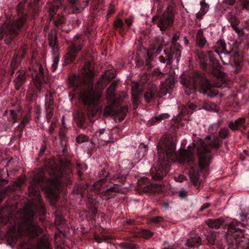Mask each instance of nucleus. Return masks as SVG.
Instances as JSON below:
<instances>
[{"instance_id": "obj_1", "label": "nucleus", "mask_w": 249, "mask_h": 249, "mask_svg": "<svg viewBox=\"0 0 249 249\" xmlns=\"http://www.w3.org/2000/svg\"><path fill=\"white\" fill-rule=\"evenodd\" d=\"M221 144V141L216 138L213 140L211 144L206 145L200 139L195 140L193 146H188L187 150L180 149L175 153V145L170 140L166 141L164 146H160L166 153V159L169 162L177 161L181 164L192 165L195 160V151L198 157L199 165L201 169L207 167L210 163L211 156L209 154L212 148H218Z\"/></svg>"}, {"instance_id": "obj_2", "label": "nucleus", "mask_w": 249, "mask_h": 249, "mask_svg": "<svg viewBox=\"0 0 249 249\" xmlns=\"http://www.w3.org/2000/svg\"><path fill=\"white\" fill-rule=\"evenodd\" d=\"M89 65V63L85 64L84 70L78 75L70 76L68 85L69 87H78L85 85L80 92V99L85 105L97 106L102 101L103 90L101 89L92 87L94 74Z\"/></svg>"}, {"instance_id": "obj_3", "label": "nucleus", "mask_w": 249, "mask_h": 249, "mask_svg": "<svg viewBox=\"0 0 249 249\" xmlns=\"http://www.w3.org/2000/svg\"><path fill=\"white\" fill-rule=\"evenodd\" d=\"M64 177L63 173L54 171V176L47 181V186L45 188L43 185L45 180V178L41 177L32 179L29 187V195L33 200L35 206H37L42 212L44 211V208L39 191V187L45 190L46 193L50 196L55 197L60 191V187L63 184V181L61 178Z\"/></svg>"}, {"instance_id": "obj_4", "label": "nucleus", "mask_w": 249, "mask_h": 249, "mask_svg": "<svg viewBox=\"0 0 249 249\" xmlns=\"http://www.w3.org/2000/svg\"><path fill=\"white\" fill-rule=\"evenodd\" d=\"M196 83L200 84L203 92L209 96L213 97L218 94V92L217 89H213L210 82L203 74L197 71L194 72L190 76L183 78L181 83L184 86L186 94L190 95L195 91Z\"/></svg>"}, {"instance_id": "obj_5", "label": "nucleus", "mask_w": 249, "mask_h": 249, "mask_svg": "<svg viewBox=\"0 0 249 249\" xmlns=\"http://www.w3.org/2000/svg\"><path fill=\"white\" fill-rule=\"evenodd\" d=\"M26 20V16L23 15L18 18L10 24H3L0 27V40L6 35L7 39L16 36Z\"/></svg>"}, {"instance_id": "obj_6", "label": "nucleus", "mask_w": 249, "mask_h": 249, "mask_svg": "<svg viewBox=\"0 0 249 249\" xmlns=\"http://www.w3.org/2000/svg\"><path fill=\"white\" fill-rule=\"evenodd\" d=\"M30 70H32L33 72L32 73L34 83L40 91H43L44 89H46L45 86L48 78L44 76L43 68L39 63H36L32 68H30Z\"/></svg>"}, {"instance_id": "obj_7", "label": "nucleus", "mask_w": 249, "mask_h": 249, "mask_svg": "<svg viewBox=\"0 0 249 249\" xmlns=\"http://www.w3.org/2000/svg\"><path fill=\"white\" fill-rule=\"evenodd\" d=\"M174 19L173 8L172 6H168L160 18L158 26L161 31H165L171 26L174 22Z\"/></svg>"}, {"instance_id": "obj_8", "label": "nucleus", "mask_w": 249, "mask_h": 249, "mask_svg": "<svg viewBox=\"0 0 249 249\" xmlns=\"http://www.w3.org/2000/svg\"><path fill=\"white\" fill-rule=\"evenodd\" d=\"M61 0H53L52 3H48L47 7L49 9V16L51 19H53V23L56 26H58L59 24H61L63 22V17L58 14L55 16L56 12H55V10L57 11L60 8L61 6Z\"/></svg>"}, {"instance_id": "obj_9", "label": "nucleus", "mask_w": 249, "mask_h": 249, "mask_svg": "<svg viewBox=\"0 0 249 249\" xmlns=\"http://www.w3.org/2000/svg\"><path fill=\"white\" fill-rule=\"evenodd\" d=\"M81 49L79 45L72 44L68 48V52L64 56L65 60L67 63L72 62L76 58L77 53Z\"/></svg>"}, {"instance_id": "obj_10", "label": "nucleus", "mask_w": 249, "mask_h": 249, "mask_svg": "<svg viewBox=\"0 0 249 249\" xmlns=\"http://www.w3.org/2000/svg\"><path fill=\"white\" fill-rule=\"evenodd\" d=\"M72 13H77L85 9L88 4V0H70Z\"/></svg>"}, {"instance_id": "obj_11", "label": "nucleus", "mask_w": 249, "mask_h": 249, "mask_svg": "<svg viewBox=\"0 0 249 249\" xmlns=\"http://www.w3.org/2000/svg\"><path fill=\"white\" fill-rule=\"evenodd\" d=\"M29 249H52L46 236L38 239L35 244L31 245Z\"/></svg>"}, {"instance_id": "obj_12", "label": "nucleus", "mask_w": 249, "mask_h": 249, "mask_svg": "<svg viewBox=\"0 0 249 249\" xmlns=\"http://www.w3.org/2000/svg\"><path fill=\"white\" fill-rule=\"evenodd\" d=\"M157 89L156 86L152 85L148 88L144 94V98L146 101L149 103L151 101L157 93Z\"/></svg>"}, {"instance_id": "obj_13", "label": "nucleus", "mask_w": 249, "mask_h": 249, "mask_svg": "<svg viewBox=\"0 0 249 249\" xmlns=\"http://www.w3.org/2000/svg\"><path fill=\"white\" fill-rule=\"evenodd\" d=\"M196 168V166H191L189 173L191 181L195 185L198 183L199 178V174Z\"/></svg>"}, {"instance_id": "obj_14", "label": "nucleus", "mask_w": 249, "mask_h": 249, "mask_svg": "<svg viewBox=\"0 0 249 249\" xmlns=\"http://www.w3.org/2000/svg\"><path fill=\"white\" fill-rule=\"evenodd\" d=\"M117 86V82L114 81L109 87L107 91V97L113 103H115V89Z\"/></svg>"}, {"instance_id": "obj_15", "label": "nucleus", "mask_w": 249, "mask_h": 249, "mask_svg": "<svg viewBox=\"0 0 249 249\" xmlns=\"http://www.w3.org/2000/svg\"><path fill=\"white\" fill-rule=\"evenodd\" d=\"M245 121L244 118H240L238 120H236L234 122H231L229 123V126L230 128L233 130H238L241 128L242 127L245 126L243 125Z\"/></svg>"}, {"instance_id": "obj_16", "label": "nucleus", "mask_w": 249, "mask_h": 249, "mask_svg": "<svg viewBox=\"0 0 249 249\" xmlns=\"http://www.w3.org/2000/svg\"><path fill=\"white\" fill-rule=\"evenodd\" d=\"M25 53V50L24 48L22 49V53H18L16 56V57L14 58V59L12 60L11 66L13 70H15L16 68H17L18 64L20 63V61L22 59V58L23 57V55Z\"/></svg>"}, {"instance_id": "obj_17", "label": "nucleus", "mask_w": 249, "mask_h": 249, "mask_svg": "<svg viewBox=\"0 0 249 249\" xmlns=\"http://www.w3.org/2000/svg\"><path fill=\"white\" fill-rule=\"evenodd\" d=\"M26 77V74L24 71H21L18 72L17 77L15 80L16 89H19L21 85L25 81Z\"/></svg>"}, {"instance_id": "obj_18", "label": "nucleus", "mask_w": 249, "mask_h": 249, "mask_svg": "<svg viewBox=\"0 0 249 249\" xmlns=\"http://www.w3.org/2000/svg\"><path fill=\"white\" fill-rule=\"evenodd\" d=\"M200 4L201 8L199 11L196 14V17L198 19H201L202 17L206 14L209 10V6L205 3V0H202Z\"/></svg>"}, {"instance_id": "obj_19", "label": "nucleus", "mask_w": 249, "mask_h": 249, "mask_svg": "<svg viewBox=\"0 0 249 249\" xmlns=\"http://www.w3.org/2000/svg\"><path fill=\"white\" fill-rule=\"evenodd\" d=\"M141 94V91L139 90V85L135 83L132 86V96L133 99V102L137 104L139 101V96Z\"/></svg>"}, {"instance_id": "obj_20", "label": "nucleus", "mask_w": 249, "mask_h": 249, "mask_svg": "<svg viewBox=\"0 0 249 249\" xmlns=\"http://www.w3.org/2000/svg\"><path fill=\"white\" fill-rule=\"evenodd\" d=\"M201 244V239L198 236H196L194 237H191L186 242V245L189 247H197Z\"/></svg>"}, {"instance_id": "obj_21", "label": "nucleus", "mask_w": 249, "mask_h": 249, "mask_svg": "<svg viewBox=\"0 0 249 249\" xmlns=\"http://www.w3.org/2000/svg\"><path fill=\"white\" fill-rule=\"evenodd\" d=\"M49 45L52 48L53 51H57L56 45V35L54 32L51 31L48 37Z\"/></svg>"}, {"instance_id": "obj_22", "label": "nucleus", "mask_w": 249, "mask_h": 249, "mask_svg": "<svg viewBox=\"0 0 249 249\" xmlns=\"http://www.w3.org/2000/svg\"><path fill=\"white\" fill-rule=\"evenodd\" d=\"M100 177L102 178L99 181H97L93 186L97 189H100L101 187V185L102 184L105 183V178L108 177V173L105 170H103L99 174Z\"/></svg>"}, {"instance_id": "obj_23", "label": "nucleus", "mask_w": 249, "mask_h": 249, "mask_svg": "<svg viewBox=\"0 0 249 249\" xmlns=\"http://www.w3.org/2000/svg\"><path fill=\"white\" fill-rule=\"evenodd\" d=\"M223 221L221 218L209 219L206 221L207 225L211 228L218 229L223 224Z\"/></svg>"}, {"instance_id": "obj_24", "label": "nucleus", "mask_w": 249, "mask_h": 249, "mask_svg": "<svg viewBox=\"0 0 249 249\" xmlns=\"http://www.w3.org/2000/svg\"><path fill=\"white\" fill-rule=\"evenodd\" d=\"M196 41L197 45L200 48H203L207 42L203 36V32L201 29L197 31Z\"/></svg>"}, {"instance_id": "obj_25", "label": "nucleus", "mask_w": 249, "mask_h": 249, "mask_svg": "<svg viewBox=\"0 0 249 249\" xmlns=\"http://www.w3.org/2000/svg\"><path fill=\"white\" fill-rule=\"evenodd\" d=\"M127 111V108L125 107L119 109L114 113L116 119H118L119 122L122 121L125 118Z\"/></svg>"}, {"instance_id": "obj_26", "label": "nucleus", "mask_w": 249, "mask_h": 249, "mask_svg": "<svg viewBox=\"0 0 249 249\" xmlns=\"http://www.w3.org/2000/svg\"><path fill=\"white\" fill-rule=\"evenodd\" d=\"M159 60L160 62L165 63L166 62L167 65H170L172 62V56L170 53H167L165 50L164 51V55H161L159 57Z\"/></svg>"}, {"instance_id": "obj_27", "label": "nucleus", "mask_w": 249, "mask_h": 249, "mask_svg": "<svg viewBox=\"0 0 249 249\" xmlns=\"http://www.w3.org/2000/svg\"><path fill=\"white\" fill-rule=\"evenodd\" d=\"M179 36L176 34L172 37V45L171 46L172 51H173L174 48H177V54L178 55V57L177 58V61H179V57H180V52L179 49V45L175 43V42L178 39Z\"/></svg>"}, {"instance_id": "obj_28", "label": "nucleus", "mask_w": 249, "mask_h": 249, "mask_svg": "<svg viewBox=\"0 0 249 249\" xmlns=\"http://www.w3.org/2000/svg\"><path fill=\"white\" fill-rule=\"evenodd\" d=\"M74 117L75 118L76 123L80 126H82L85 121V117L84 113H83L82 112H78L77 115Z\"/></svg>"}, {"instance_id": "obj_29", "label": "nucleus", "mask_w": 249, "mask_h": 249, "mask_svg": "<svg viewBox=\"0 0 249 249\" xmlns=\"http://www.w3.org/2000/svg\"><path fill=\"white\" fill-rule=\"evenodd\" d=\"M158 185L156 184H150L145 185L143 188V190L145 193L155 192L158 191Z\"/></svg>"}, {"instance_id": "obj_30", "label": "nucleus", "mask_w": 249, "mask_h": 249, "mask_svg": "<svg viewBox=\"0 0 249 249\" xmlns=\"http://www.w3.org/2000/svg\"><path fill=\"white\" fill-rule=\"evenodd\" d=\"M167 140H165L164 138V139H162L160 140V143L159 144V145H158V150H159V154H161V153H164V154L165 155L164 156V159L165 160H167V159H166V153L165 152V151H164V149L162 148L160 146L161 145H163V146L166 144V141ZM159 156H161L160 155H159ZM168 163H169L168 161H167ZM167 165H169V163H167Z\"/></svg>"}, {"instance_id": "obj_31", "label": "nucleus", "mask_w": 249, "mask_h": 249, "mask_svg": "<svg viewBox=\"0 0 249 249\" xmlns=\"http://www.w3.org/2000/svg\"><path fill=\"white\" fill-rule=\"evenodd\" d=\"M45 108H54L53 99L52 94H50L49 96H47L45 101Z\"/></svg>"}, {"instance_id": "obj_32", "label": "nucleus", "mask_w": 249, "mask_h": 249, "mask_svg": "<svg viewBox=\"0 0 249 249\" xmlns=\"http://www.w3.org/2000/svg\"><path fill=\"white\" fill-rule=\"evenodd\" d=\"M15 189L14 187L10 186H7L5 188H1L0 189V202H1L5 197V195L6 193L9 191H14Z\"/></svg>"}, {"instance_id": "obj_33", "label": "nucleus", "mask_w": 249, "mask_h": 249, "mask_svg": "<svg viewBox=\"0 0 249 249\" xmlns=\"http://www.w3.org/2000/svg\"><path fill=\"white\" fill-rule=\"evenodd\" d=\"M31 117L30 113H28L22 119L18 127L21 130L23 129L24 127L28 124Z\"/></svg>"}, {"instance_id": "obj_34", "label": "nucleus", "mask_w": 249, "mask_h": 249, "mask_svg": "<svg viewBox=\"0 0 249 249\" xmlns=\"http://www.w3.org/2000/svg\"><path fill=\"white\" fill-rule=\"evenodd\" d=\"M100 110V108L96 107L94 109H89L88 111V116L90 121H93L92 118L96 116V114Z\"/></svg>"}, {"instance_id": "obj_35", "label": "nucleus", "mask_w": 249, "mask_h": 249, "mask_svg": "<svg viewBox=\"0 0 249 249\" xmlns=\"http://www.w3.org/2000/svg\"><path fill=\"white\" fill-rule=\"evenodd\" d=\"M114 107L112 105H109L106 107L104 109V114L105 116H108L114 114Z\"/></svg>"}, {"instance_id": "obj_36", "label": "nucleus", "mask_w": 249, "mask_h": 249, "mask_svg": "<svg viewBox=\"0 0 249 249\" xmlns=\"http://www.w3.org/2000/svg\"><path fill=\"white\" fill-rule=\"evenodd\" d=\"M198 58L200 61V65L203 68L206 67V57L203 53H199L197 54Z\"/></svg>"}, {"instance_id": "obj_37", "label": "nucleus", "mask_w": 249, "mask_h": 249, "mask_svg": "<svg viewBox=\"0 0 249 249\" xmlns=\"http://www.w3.org/2000/svg\"><path fill=\"white\" fill-rule=\"evenodd\" d=\"M240 223L239 222L236 220H233L229 224L228 228L229 230L237 231L239 230L237 226Z\"/></svg>"}, {"instance_id": "obj_38", "label": "nucleus", "mask_w": 249, "mask_h": 249, "mask_svg": "<svg viewBox=\"0 0 249 249\" xmlns=\"http://www.w3.org/2000/svg\"><path fill=\"white\" fill-rule=\"evenodd\" d=\"M53 113V108H46V116L47 122H50Z\"/></svg>"}, {"instance_id": "obj_39", "label": "nucleus", "mask_w": 249, "mask_h": 249, "mask_svg": "<svg viewBox=\"0 0 249 249\" xmlns=\"http://www.w3.org/2000/svg\"><path fill=\"white\" fill-rule=\"evenodd\" d=\"M88 140L89 137L83 134L80 135L76 138V142L78 143L84 142L88 141Z\"/></svg>"}, {"instance_id": "obj_40", "label": "nucleus", "mask_w": 249, "mask_h": 249, "mask_svg": "<svg viewBox=\"0 0 249 249\" xmlns=\"http://www.w3.org/2000/svg\"><path fill=\"white\" fill-rule=\"evenodd\" d=\"M8 118L9 121L13 123H15L17 120V116L16 111L13 110H11Z\"/></svg>"}, {"instance_id": "obj_41", "label": "nucleus", "mask_w": 249, "mask_h": 249, "mask_svg": "<svg viewBox=\"0 0 249 249\" xmlns=\"http://www.w3.org/2000/svg\"><path fill=\"white\" fill-rule=\"evenodd\" d=\"M115 76V73L112 71H107L104 75L103 78L106 79H110L114 78Z\"/></svg>"}, {"instance_id": "obj_42", "label": "nucleus", "mask_w": 249, "mask_h": 249, "mask_svg": "<svg viewBox=\"0 0 249 249\" xmlns=\"http://www.w3.org/2000/svg\"><path fill=\"white\" fill-rule=\"evenodd\" d=\"M229 134V131L227 129L223 128L221 129L219 132V135L221 138L224 139L228 136Z\"/></svg>"}, {"instance_id": "obj_43", "label": "nucleus", "mask_w": 249, "mask_h": 249, "mask_svg": "<svg viewBox=\"0 0 249 249\" xmlns=\"http://www.w3.org/2000/svg\"><path fill=\"white\" fill-rule=\"evenodd\" d=\"M95 135L97 137H100V140L103 141H107L106 140L105 137L104 136V130H100L98 132L95 133Z\"/></svg>"}, {"instance_id": "obj_44", "label": "nucleus", "mask_w": 249, "mask_h": 249, "mask_svg": "<svg viewBox=\"0 0 249 249\" xmlns=\"http://www.w3.org/2000/svg\"><path fill=\"white\" fill-rule=\"evenodd\" d=\"M59 62V58L57 57H55L53 59V62L52 65V69L53 71H55L58 66Z\"/></svg>"}, {"instance_id": "obj_45", "label": "nucleus", "mask_w": 249, "mask_h": 249, "mask_svg": "<svg viewBox=\"0 0 249 249\" xmlns=\"http://www.w3.org/2000/svg\"><path fill=\"white\" fill-rule=\"evenodd\" d=\"M124 23L122 20L118 19L114 23V26L115 28H121L123 27Z\"/></svg>"}, {"instance_id": "obj_46", "label": "nucleus", "mask_w": 249, "mask_h": 249, "mask_svg": "<svg viewBox=\"0 0 249 249\" xmlns=\"http://www.w3.org/2000/svg\"><path fill=\"white\" fill-rule=\"evenodd\" d=\"M240 1L244 8L249 10V0H240Z\"/></svg>"}, {"instance_id": "obj_47", "label": "nucleus", "mask_w": 249, "mask_h": 249, "mask_svg": "<svg viewBox=\"0 0 249 249\" xmlns=\"http://www.w3.org/2000/svg\"><path fill=\"white\" fill-rule=\"evenodd\" d=\"M24 182V179L23 178H18L15 183V185L16 187H19L20 185H21L23 182Z\"/></svg>"}, {"instance_id": "obj_48", "label": "nucleus", "mask_w": 249, "mask_h": 249, "mask_svg": "<svg viewBox=\"0 0 249 249\" xmlns=\"http://www.w3.org/2000/svg\"><path fill=\"white\" fill-rule=\"evenodd\" d=\"M169 117V115L167 113H163L160 115H159L158 117H156V120L158 121H161L163 119H167Z\"/></svg>"}, {"instance_id": "obj_49", "label": "nucleus", "mask_w": 249, "mask_h": 249, "mask_svg": "<svg viewBox=\"0 0 249 249\" xmlns=\"http://www.w3.org/2000/svg\"><path fill=\"white\" fill-rule=\"evenodd\" d=\"M95 239L96 241L99 243L102 242L103 241L107 240V238H106L105 236H103L102 237H100L98 236H96L95 237Z\"/></svg>"}, {"instance_id": "obj_50", "label": "nucleus", "mask_w": 249, "mask_h": 249, "mask_svg": "<svg viewBox=\"0 0 249 249\" xmlns=\"http://www.w3.org/2000/svg\"><path fill=\"white\" fill-rule=\"evenodd\" d=\"M175 179L176 181L181 182L183 180L186 179V177L182 175L178 176V177H175Z\"/></svg>"}, {"instance_id": "obj_51", "label": "nucleus", "mask_w": 249, "mask_h": 249, "mask_svg": "<svg viewBox=\"0 0 249 249\" xmlns=\"http://www.w3.org/2000/svg\"><path fill=\"white\" fill-rule=\"evenodd\" d=\"M162 173L160 174L159 173H158V176L157 177V179H161L168 172V170H167L166 169L164 170L163 171H161Z\"/></svg>"}, {"instance_id": "obj_52", "label": "nucleus", "mask_w": 249, "mask_h": 249, "mask_svg": "<svg viewBox=\"0 0 249 249\" xmlns=\"http://www.w3.org/2000/svg\"><path fill=\"white\" fill-rule=\"evenodd\" d=\"M119 191H120L119 190V188H118V186L117 185L114 186V187H111V188H109V189L106 190V192H118Z\"/></svg>"}, {"instance_id": "obj_53", "label": "nucleus", "mask_w": 249, "mask_h": 249, "mask_svg": "<svg viewBox=\"0 0 249 249\" xmlns=\"http://www.w3.org/2000/svg\"><path fill=\"white\" fill-rule=\"evenodd\" d=\"M187 195V192L185 190H181L178 192V196L180 197H184Z\"/></svg>"}, {"instance_id": "obj_54", "label": "nucleus", "mask_w": 249, "mask_h": 249, "mask_svg": "<svg viewBox=\"0 0 249 249\" xmlns=\"http://www.w3.org/2000/svg\"><path fill=\"white\" fill-rule=\"evenodd\" d=\"M224 2L227 5H232L235 2V0H224Z\"/></svg>"}, {"instance_id": "obj_55", "label": "nucleus", "mask_w": 249, "mask_h": 249, "mask_svg": "<svg viewBox=\"0 0 249 249\" xmlns=\"http://www.w3.org/2000/svg\"><path fill=\"white\" fill-rule=\"evenodd\" d=\"M161 220H162V218L161 217H156L152 218V219H151V221L153 223H158V222H160L161 221Z\"/></svg>"}, {"instance_id": "obj_56", "label": "nucleus", "mask_w": 249, "mask_h": 249, "mask_svg": "<svg viewBox=\"0 0 249 249\" xmlns=\"http://www.w3.org/2000/svg\"><path fill=\"white\" fill-rule=\"evenodd\" d=\"M210 207V204L209 203H205L201 207V208H200L199 209V211L200 212H202L203 211H204L205 209L209 208Z\"/></svg>"}, {"instance_id": "obj_57", "label": "nucleus", "mask_w": 249, "mask_h": 249, "mask_svg": "<svg viewBox=\"0 0 249 249\" xmlns=\"http://www.w3.org/2000/svg\"><path fill=\"white\" fill-rule=\"evenodd\" d=\"M196 106L194 105V104H190L189 105V111H188V113L190 111V112L191 113L192 111L195 110L196 109Z\"/></svg>"}, {"instance_id": "obj_58", "label": "nucleus", "mask_w": 249, "mask_h": 249, "mask_svg": "<svg viewBox=\"0 0 249 249\" xmlns=\"http://www.w3.org/2000/svg\"><path fill=\"white\" fill-rule=\"evenodd\" d=\"M166 83L167 84L168 83H169L170 85L169 86V88H171L172 86L173 85L174 81L173 80V79L172 78H170L169 79H166Z\"/></svg>"}, {"instance_id": "obj_59", "label": "nucleus", "mask_w": 249, "mask_h": 249, "mask_svg": "<svg viewBox=\"0 0 249 249\" xmlns=\"http://www.w3.org/2000/svg\"><path fill=\"white\" fill-rule=\"evenodd\" d=\"M23 8V6L22 5V3H20L18 4V14H19L20 13H21Z\"/></svg>"}, {"instance_id": "obj_60", "label": "nucleus", "mask_w": 249, "mask_h": 249, "mask_svg": "<svg viewBox=\"0 0 249 249\" xmlns=\"http://www.w3.org/2000/svg\"><path fill=\"white\" fill-rule=\"evenodd\" d=\"M125 23L128 26H130L132 24V20L131 18H127L125 20Z\"/></svg>"}, {"instance_id": "obj_61", "label": "nucleus", "mask_w": 249, "mask_h": 249, "mask_svg": "<svg viewBox=\"0 0 249 249\" xmlns=\"http://www.w3.org/2000/svg\"><path fill=\"white\" fill-rule=\"evenodd\" d=\"M57 221H60V224H62L64 223V219H63V218L62 217H60V216H58V217H56V219H55L56 222Z\"/></svg>"}, {"instance_id": "obj_62", "label": "nucleus", "mask_w": 249, "mask_h": 249, "mask_svg": "<svg viewBox=\"0 0 249 249\" xmlns=\"http://www.w3.org/2000/svg\"><path fill=\"white\" fill-rule=\"evenodd\" d=\"M55 127V124L53 122L51 123V126L49 128V131L50 133H52Z\"/></svg>"}, {"instance_id": "obj_63", "label": "nucleus", "mask_w": 249, "mask_h": 249, "mask_svg": "<svg viewBox=\"0 0 249 249\" xmlns=\"http://www.w3.org/2000/svg\"><path fill=\"white\" fill-rule=\"evenodd\" d=\"M208 242L210 244H213L214 243V239L213 237H208Z\"/></svg>"}, {"instance_id": "obj_64", "label": "nucleus", "mask_w": 249, "mask_h": 249, "mask_svg": "<svg viewBox=\"0 0 249 249\" xmlns=\"http://www.w3.org/2000/svg\"><path fill=\"white\" fill-rule=\"evenodd\" d=\"M128 249H136V248L134 247L133 246H131Z\"/></svg>"}]
</instances>
